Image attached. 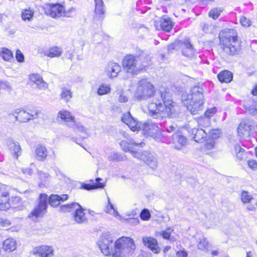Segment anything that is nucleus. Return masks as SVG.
I'll list each match as a JSON object with an SVG mask.
<instances>
[{"mask_svg": "<svg viewBox=\"0 0 257 257\" xmlns=\"http://www.w3.org/2000/svg\"><path fill=\"white\" fill-rule=\"evenodd\" d=\"M156 100L148 105L150 114L155 118L170 117L175 112V103L169 92L161 91L156 95Z\"/></svg>", "mask_w": 257, "mask_h": 257, "instance_id": "1", "label": "nucleus"}, {"mask_svg": "<svg viewBox=\"0 0 257 257\" xmlns=\"http://www.w3.org/2000/svg\"><path fill=\"white\" fill-rule=\"evenodd\" d=\"M204 90L201 85L191 88L189 94H183L181 98L184 105L193 115L199 113L204 108Z\"/></svg>", "mask_w": 257, "mask_h": 257, "instance_id": "2", "label": "nucleus"}, {"mask_svg": "<svg viewBox=\"0 0 257 257\" xmlns=\"http://www.w3.org/2000/svg\"><path fill=\"white\" fill-rule=\"evenodd\" d=\"M237 33L234 29H225L219 34L220 45L224 53L234 55L237 54L240 45L237 41Z\"/></svg>", "mask_w": 257, "mask_h": 257, "instance_id": "3", "label": "nucleus"}, {"mask_svg": "<svg viewBox=\"0 0 257 257\" xmlns=\"http://www.w3.org/2000/svg\"><path fill=\"white\" fill-rule=\"evenodd\" d=\"M136 248L134 240L126 237H121L114 243L113 257H126L132 254Z\"/></svg>", "mask_w": 257, "mask_h": 257, "instance_id": "4", "label": "nucleus"}, {"mask_svg": "<svg viewBox=\"0 0 257 257\" xmlns=\"http://www.w3.org/2000/svg\"><path fill=\"white\" fill-rule=\"evenodd\" d=\"M154 86L146 79H141L138 84L134 97L138 100H147L154 95Z\"/></svg>", "mask_w": 257, "mask_h": 257, "instance_id": "5", "label": "nucleus"}, {"mask_svg": "<svg viewBox=\"0 0 257 257\" xmlns=\"http://www.w3.org/2000/svg\"><path fill=\"white\" fill-rule=\"evenodd\" d=\"M142 58L138 59L137 56L128 54L123 59L122 66L124 70L131 74H137L138 72L142 70V66H140L139 60H141Z\"/></svg>", "mask_w": 257, "mask_h": 257, "instance_id": "6", "label": "nucleus"}, {"mask_svg": "<svg viewBox=\"0 0 257 257\" xmlns=\"http://www.w3.org/2000/svg\"><path fill=\"white\" fill-rule=\"evenodd\" d=\"M65 125L67 126L68 133L75 134L77 131L87 134V128L82 124L78 121L70 112L65 110Z\"/></svg>", "mask_w": 257, "mask_h": 257, "instance_id": "7", "label": "nucleus"}, {"mask_svg": "<svg viewBox=\"0 0 257 257\" xmlns=\"http://www.w3.org/2000/svg\"><path fill=\"white\" fill-rule=\"evenodd\" d=\"M97 245L103 254L113 256L114 243L112 237L107 234L102 235L97 241Z\"/></svg>", "mask_w": 257, "mask_h": 257, "instance_id": "8", "label": "nucleus"}, {"mask_svg": "<svg viewBox=\"0 0 257 257\" xmlns=\"http://www.w3.org/2000/svg\"><path fill=\"white\" fill-rule=\"evenodd\" d=\"M257 130V124L249 120H244L240 122L237 128L238 135L245 139L248 137L252 132Z\"/></svg>", "mask_w": 257, "mask_h": 257, "instance_id": "9", "label": "nucleus"}, {"mask_svg": "<svg viewBox=\"0 0 257 257\" xmlns=\"http://www.w3.org/2000/svg\"><path fill=\"white\" fill-rule=\"evenodd\" d=\"M133 157L143 161L153 170L157 167L158 161L156 158L153 154L148 151L133 152Z\"/></svg>", "mask_w": 257, "mask_h": 257, "instance_id": "10", "label": "nucleus"}, {"mask_svg": "<svg viewBox=\"0 0 257 257\" xmlns=\"http://www.w3.org/2000/svg\"><path fill=\"white\" fill-rule=\"evenodd\" d=\"M133 157L143 161L153 170L157 167L158 161L156 158L153 154L148 151L133 152Z\"/></svg>", "mask_w": 257, "mask_h": 257, "instance_id": "11", "label": "nucleus"}, {"mask_svg": "<svg viewBox=\"0 0 257 257\" xmlns=\"http://www.w3.org/2000/svg\"><path fill=\"white\" fill-rule=\"evenodd\" d=\"M48 196L45 194L40 195L39 205L36 206L31 214V217H40L46 212L47 207Z\"/></svg>", "mask_w": 257, "mask_h": 257, "instance_id": "12", "label": "nucleus"}, {"mask_svg": "<svg viewBox=\"0 0 257 257\" xmlns=\"http://www.w3.org/2000/svg\"><path fill=\"white\" fill-rule=\"evenodd\" d=\"M44 9L45 14L53 18L61 17L63 13V7L58 4H47Z\"/></svg>", "mask_w": 257, "mask_h": 257, "instance_id": "13", "label": "nucleus"}, {"mask_svg": "<svg viewBox=\"0 0 257 257\" xmlns=\"http://www.w3.org/2000/svg\"><path fill=\"white\" fill-rule=\"evenodd\" d=\"M10 208V196L8 187L0 184V210H7Z\"/></svg>", "mask_w": 257, "mask_h": 257, "instance_id": "14", "label": "nucleus"}, {"mask_svg": "<svg viewBox=\"0 0 257 257\" xmlns=\"http://www.w3.org/2000/svg\"><path fill=\"white\" fill-rule=\"evenodd\" d=\"M37 114V111L29 112L23 109H17L14 113L16 120L21 122H27L36 117Z\"/></svg>", "mask_w": 257, "mask_h": 257, "instance_id": "15", "label": "nucleus"}, {"mask_svg": "<svg viewBox=\"0 0 257 257\" xmlns=\"http://www.w3.org/2000/svg\"><path fill=\"white\" fill-rule=\"evenodd\" d=\"M54 249L52 246L45 245L35 247L33 250V254L39 257H52L54 254Z\"/></svg>", "mask_w": 257, "mask_h": 257, "instance_id": "16", "label": "nucleus"}, {"mask_svg": "<svg viewBox=\"0 0 257 257\" xmlns=\"http://www.w3.org/2000/svg\"><path fill=\"white\" fill-rule=\"evenodd\" d=\"M143 131L145 135L155 138L159 133V127L154 123L148 121L143 124Z\"/></svg>", "mask_w": 257, "mask_h": 257, "instance_id": "17", "label": "nucleus"}, {"mask_svg": "<svg viewBox=\"0 0 257 257\" xmlns=\"http://www.w3.org/2000/svg\"><path fill=\"white\" fill-rule=\"evenodd\" d=\"M179 45L181 47L182 53L184 56L190 57L194 55L195 50L189 39H185L184 41H180Z\"/></svg>", "mask_w": 257, "mask_h": 257, "instance_id": "18", "label": "nucleus"}, {"mask_svg": "<svg viewBox=\"0 0 257 257\" xmlns=\"http://www.w3.org/2000/svg\"><path fill=\"white\" fill-rule=\"evenodd\" d=\"M143 242L155 253H159L160 252L161 248L155 238L152 237H144L143 238Z\"/></svg>", "mask_w": 257, "mask_h": 257, "instance_id": "19", "label": "nucleus"}, {"mask_svg": "<svg viewBox=\"0 0 257 257\" xmlns=\"http://www.w3.org/2000/svg\"><path fill=\"white\" fill-rule=\"evenodd\" d=\"M190 136L196 142H202L207 136L206 131L202 128H193L188 130Z\"/></svg>", "mask_w": 257, "mask_h": 257, "instance_id": "20", "label": "nucleus"}, {"mask_svg": "<svg viewBox=\"0 0 257 257\" xmlns=\"http://www.w3.org/2000/svg\"><path fill=\"white\" fill-rule=\"evenodd\" d=\"M121 120L123 122L125 123L130 129L135 132L137 131L139 128L138 122L132 116L130 112L124 113L121 117Z\"/></svg>", "mask_w": 257, "mask_h": 257, "instance_id": "21", "label": "nucleus"}, {"mask_svg": "<svg viewBox=\"0 0 257 257\" xmlns=\"http://www.w3.org/2000/svg\"><path fill=\"white\" fill-rule=\"evenodd\" d=\"M121 71L120 65L115 62H110L105 68V72L109 77L113 78L117 76Z\"/></svg>", "mask_w": 257, "mask_h": 257, "instance_id": "22", "label": "nucleus"}, {"mask_svg": "<svg viewBox=\"0 0 257 257\" xmlns=\"http://www.w3.org/2000/svg\"><path fill=\"white\" fill-rule=\"evenodd\" d=\"M29 79L30 81L36 84L40 89L45 90L48 88V84L44 81L40 74H32L29 75Z\"/></svg>", "mask_w": 257, "mask_h": 257, "instance_id": "23", "label": "nucleus"}, {"mask_svg": "<svg viewBox=\"0 0 257 257\" xmlns=\"http://www.w3.org/2000/svg\"><path fill=\"white\" fill-rule=\"evenodd\" d=\"M173 143L175 148L177 150H180L187 143V139L179 133H175L172 136Z\"/></svg>", "mask_w": 257, "mask_h": 257, "instance_id": "24", "label": "nucleus"}, {"mask_svg": "<svg viewBox=\"0 0 257 257\" xmlns=\"http://www.w3.org/2000/svg\"><path fill=\"white\" fill-rule=\"evenodd\" d=\"M119 145L122 149V150L125 152H130L133 155V152H135L132 150V147H131V145H135L137 147H143L144 145V143H137L133 139H130L128 142L126 141H121L119 143Z\"/></svg>", "mask_w": 257, "mask_h": 257, "instance_id": "25", "label": "nucleus"}, {"mask_svg": "<svg viewBox=\"0 0 257 257\" xmlns=\"http://www.w3.org/2000/svg\"><path fill=\"white\" fill-rule=\"evenodd\" d=\"M62 50L57 47H53L49 49L42 50L41 54L50 58L59 57L62 53Z\"/></svg>", "mask_w": 257, "mask_h": 257, "instance_id": "26", "label": "nucleus"}, {"mask_svg": "<svg viewBox=\"0 0 257 257\" xmlns=\"http://www.w3.org/2000/svg\"><path fill=\"white\" fill-rule=\"evenodd\" d=\"M48 156L46 148L42 146H38L35 151V157L39 161H44Z\"/></svg>", "mask_w": 257, "mask_h": 257, "instance_id": "27", "label": "nucleus"}, {"mask_svg": "<svg viewBox=\"0 0 257 257\" xmlns=\"http://www.w3.org/2000/svg\"><path fill=\"white\" fill-rule=\"evenodd\" d=\"M9 146L11 153L15 159H17L22 154V150L19 144L11 141Z\"/></svg>", "mask_w": 257, "mask_h": 257, "instance_id": "28", "label": "nucleus"}, {"mask_svg": "<svg viewBox=\"0 0 257 257\" xmlns=\"http://www.w3.org/2000/svg\"><path fill=\"white\" fill-rule=\"evenodd\" d=\"M95 3V17L98 19L103 18L104 14L103 2L102 0H94Z\"/></svg>", "mask_w": 257, "mask_h": 257, "instance_id": "29", "label": "nucleus"}, {"mask_svg": "<svg viewBox=\"0 0 257 257\" xmlns=\"http://www.w3.org/2000/svg\"><path fill=\"white\" fill-rule=\"evenodd\" d=\"M0 58L5 61L10 62L13 59V54L9 49L2 47L0 48Z\"/></svg>", "mask_w": 257, "mask_h": 257, "instance_id": "30", "label": "nucleus"}, {"mask_svg": "<svg viewBox=\"0 0 257 257\" xmlns=\"http://www.w3.org/2000/svg\"><path fill=\"white\" fill-rule=\"evenodd\" d=\"M3 248L7 251L11 252L16 249V241L13 238H8L3 243Z\"/></svg>", "mask_w": 257, "mask_h": 257, "instance_id": "31", "label": "nucleus"}, {"mask_svg": "<svg viewBox=\"0 0 257 257\" xmlns=\"http://www.w3.org/2000/svg\"><path fill=\"white\" fill-rule=\"evenodd\" d=\"M160 26L163 30L166 32H170L172 29L173 23L170 18L164 17L160 21Z\"/></svg>", "mask_w": 257, "mask_h": 257, "instance_id": "32", "label": "nucleus"}, {"mask_svg": "<svg viewBox=\"0 0 257 257\" xmlns=\"http://www.w3.org/2000/svg\"><path fill=\"white\" fill-rule=\"evenodd\" d=\"M75 221L78 223H83L87 221L83 209L81 207L74 214Z\"/></svg>", "mask_w": 257, "mask_h": 257, "instance_id": "33", "label": "nucleus"}, {"mask_svg": "<svg viewBox=\"0 0 257 257\" xmlns=\"http://www.w3.org/2000/svg\"><path fill=\"white\" fill-rule=\"evenodd\" d=\"M61 202H63V198L58 195L52 194L49 198V204L54 207L58 206Z\"/></svg>", "mask_w": 257, "mask_h": 257, "instance_id": "34", "label": "nucleus"}, {"mask_svg": "<svg viewBox=\"0 0 257 257\" xmlns=\"http://www.w3.org/2000/svg\"><path fill=\"white\" fill-rule=\"evenodd\" d=\"M218 78L221 82L228 83L232 79V74L229 71H223L218 75Z\"/></svg>", "mask_w": 257, "mask_h": 257, "instance_id": "35", "label": "nucleus"}, {"mask_svg": "<svg viewBox=\"0 0 257 257\" xmlns=\"http://www.w3.org/2000/svg\"><path fill=\"white\" fill-rule=\"evenodd\" d=\"M34 14V11L30 8L23 10L21 14L22 20L25 21H31L33 18Z\"/></svg>", "mask_w": 257, "mask_h": 257, "instance_id": "36", "label": "nucleus"}, {"mask_svg": "<svg viewBox=\"0 0 257 257\" xmlns=\"http://www.w3.org/2000/svg\"><path fill=\"white\" fill-rule=\"evenodd\" d=\"M209 243L205 237H202L199 239L198 243H197V248L198 249L203 251H207L209 249Z\"/></svg>", "mask_w": 257, "mask_h": 257, "instance_id": "37", "label": "nucleus"}, {"mask_svg": "<svg viewBox=\"0 0 257 257\" xmlns=\"http://www.w3.org/2000/svg\"><path fill=\"white\" fill-rule=\"evenodd\" d=\"M81 206L79 203L73 202L71 204L65 205V212H71L74 214L79 209H80Z\"/></svg>", "mask_w": 257, "mask_h": 257, "instance_id": "38", "label": "nucleus"}, {"mask_svg": "<svg viewBox=\"0 0 257 257\" xmlns=\"http://www.w3.org/2000/svg\"><path fill=\"white\" fill-rule=\"evenodd\" d=\"M108 205L105 207L104 211L107 213H109L114 216H118V212L114 208L113 205L111 203L109 198L108 197Z\"/></svg>", "mask_w": 257, "mask_h": 257, "instance_id": "39", "label": "nucleus"}, {"mask_svg": "<svg viewBox=\"0 0 257 257\" xmlns=\"http://www.w3.org/2000/svg\"><path fill=\"white\" fill-rule=\"evenodd\" d=\"M138 59L142 58L141 60H139V64L140 66H142V69L144 67H147L151 65V57L148 56L145 58L143 56H141L140 57L137 56Z\"/></svg>", "mask_w": 257, "mask_h": 257, "instance_id": "40", "label": "nucleus"}, {"mask_svg": "<svg viewBox=\"0 0 257 257\" xmlns=\"http://www.w3.org/2000/svg\"><path fill=\"white\" fill-rule=\"evenodd\" d=\"M241 201L244 203H249L254 201L253 198L250 195L248 192L243 191L241 194Z\"/></svg>", "mask_w": 257, "mask_h": 257, "instance_id": "41", "label": "nucleus"}, {"mask_svg": "<svg viewBox=\"0 0 257 257\" xmlns=\"http://www.w3.org/2000/svg\"><path fill=\"white\" fill-rule=\"evenodd\" d=\"M115 94L117 97V100L119 102L125 103L128 101V97L124 94V92L122 90H116Z\"/></svg>", "mask_w": 257, "mask_h": 257, "instance_id": "42", "label": "nucleus"}, {"mask_svg": "<svg viewBox=\"0 0 257 257\" xmlns=\"http://www.w3.org/2000/svg\"><path fill=\"white\" fill-rule=\"evenodd\" d=\"M222 12L223 10L221 8H214L209 12V16L213 19L216 20Z\"/></svg>", "mask_w": 257, "mask_h": 257, "instance_id": "43", "label": "nucleus"}, {"mask_svg": "<svg viewBox=\"0 0 257 257\" xmlns=\"http://www.w3.org/2000/svg\"><path fill=\"white\" fill-rule=\"evenodd\" d=\"M38 175L39 178L42 180V184L44 185L47 184V182L50 180L51 177L50 175L46 173L43 172L42 171H39Z\"/></svg>", "mask_w": 257, "mask_h": 257, "instance_id": "44", "label": "nucleus"}, {"mask_svg": "<svg viewBox=\"0 0 257 257\" xmlns=\"http://www.w3.org/2000/svg\"><path fill=\"white\" fill-rule=\"evenodd\" d=\"M21 199L19 197H15L10 203V207L17 208L18 210L22 209V206L19 205L21 203Z\"/></svg>", "mask_w": 257, "mask_h": 257, "instance_id": "45", "label": "nucleus"}, {"mask_svg": "<svg viewBox=\"0 0 257 257\" xmlns=\"http://www.w3.org/2000/svg\"><path fill=\"white\" fill-rule=\"evenodd\" d=\"M110 91V87L109 85H101L98 89L97 93L100 95L106 94Z\"/></svg>", "mask_w": 257, "mask_h": 257, "instance_id": "46", "label": "nucleus"}, {"mask_svg": "<svg viewBox=\"0 0 257 257\" xmlns=\"http://www.w3.org/2000/svg\"><path fill=\"white\" fill-rule=\"evenodd\" d=\"M140 217L143 220H148L151 217V214L149 210L144 209L140 214Z\"/></svg>", "mask_w": 257, "mask_h": 257, "instance_id": "47", "label": "nucleus"}, {"mask_svg": "<svg viewBox=\"0 0 257 257\" xmlns=\"http://www.w3.org/2000/svg\"><path fill=\"white\" fill-rule=\"evenodd\" d=\"M198 123L200 126L206 127L209 125L210 119L209 118L205 117L200 119Z\"/></svg>", "mask_w": 257, "mask_h": 257, "instance_id": "48", "label": "nucleus"}, {"mask_svg": "<svg viewBox=\"0 0 257 257\" xmlns=\"http://www.w3.org/2000/svg\"><path fill=\"white\" fill-rule=\"evenodd\" d=\"M18 171L19 172L20 174H23L26 176H31L32 174V171L30 168H22L19 169Z\"/></svg>", "mask_w": 257, "mask_h": 257, "instance_id": "49", "label": "nucleus"}, {"mask_svg": "<svg viewBox=\"0 0 257 257\" xmlns=\"http://www.w3.org/2000/svg\"><path fill=\"white\" fill-rule=\"evenodd\" d=\"M220 134V131L218 129H212L209 131V135L213 140L218 138Z\"/></svg>", "mask_w": 257, "mask_h": 257, "instance_id": "50", "label": "nucleus"}, {"mask_svg": "<svg viewBox=\"0 0 257 257\" xmlns=\"http://www.w3.org/2000/svg\"><path fill=\"white\" fill-rule=\"evenodd\" d=\"M16 58L18 62H24V56L20 50H17L16 53Z\"/></svg>", "mask_w": 257, "mask_h": 257, "instance_id": "51", "label": "nucleus"}, {"mask_svg": "<svg viewBox=\"0 0 257 257\" xmlns=\"http://www.w3.org/2000/svg\"><path fill=\"white\" fill-rule=\"evenodd\" d=\"M215 141L213 139H208L205 143V146L208 150H211L214 147Z\"/></svg>", "mask_w": 257, "mask_h": 257, "instance_id": "52", "label": "nucleus"}, {"mask_svg": "<svg viewBox=\"0 0 257 257\" xmlns=\"http://www.w3.org/2000/svg\"><path fill=\"white\" fill-rule=\"evenodd\" d=\"M240 23L244 27H249L250 25V21L244 16H241L240 18Z\"/></svg>", "mask_w": 257, "mask_h": 257, "instance_id": "53", "label": "nucleus"}, {"mask_svg": "<svg viewBox=\"0 0 257 257\" xmlns=\"http://www.w3.org/2000/svg\"><path fill=\"white\" fill-rule=\"evenodd\" d=\"M216 111V107H212L207 110L205 112L206 117L210 118Z\"/></svg>", "mask_w": 257, "mask_h": 257, "instance_id": "54", "label": "nucleus"}, {"mask_svg": "<svg viewBox=\"0 0 257 257\" xmlns=\"http://www.w3.org/2000/svg\"><path fill=\"white\" fill-rule=\"evenodd\" d=\"M256 206H257V202L254 200L252 202L249 203L246 208L249 211H255Z\"/></svg>", "mask_w": 257, "mask_h": 257, "instance_id": "55", "label": "nucleus"}, {"mask_svg": "<svg viewBox=\"0 0 257 257\" xmlns=\"http://www.w3.org/2000/svg\"><path fill=\"white\" fill-rule=\"evenodd\" d=\"M75 15V10L74 8H72L69 9L67 11H65V17L72 18Z\"/></svg>", "mask_w": 257, "mask_h": 257, "instance_id": "56", "label": "nucleus"}, {"mask_svg": "<svg viewBox=\"0 0 257 257\" xmlns=\"http://www.w3.org/2000/svg\"><path fill=\"white\" fill-rule=\"evenodd\" d=\"M57 121L60 123H63L64 121V111L61 110L58 113Z\"/></svg>", "mask_w": 257, "mask_h": 257, "instance_id": "57", "label": "nucleus"}, {"mask_svg": "<svg viewBox=\"0 0 257 257\" xmlns=\"http://www.w3.org/2000/svg\"><path fill=\"white\" fill-rule=\"evenodd\" d=\"M249 167L253 170L257 169V162L254 160H249L247 162Z\"/></svg>", "mask_w": 257, "mask_h": 257, "instance_id": "58", "label": "nucleus"}, {"mask_svg": "<svg viewBox=\"0 0 257 257\" xmlns=\"http://www.w3.org/2000/svg\"><path fill=\"white\" fill-rule=\"evenodd\" d=\"M236 156L239 160L244 159L246 157V153L245 150L244 149L243 150H242V151L240 152L239 153H237Z\"/></svg>", "mask_w": 257, "mask_h": 257, "instance_id": "59", "label": "nucleus"}, {"mask_svg": "<svg viewBox=\"0 0 257 257\" xmlns=\"http://www.w3.org/2000/svg\"><path fill=\"white\" fill-rule=\"evenodd\" d=\"M0 224L2 226L7 227L11 225V222L8 220L1 219L0 220Z\"/></svg>", "mask_w": 257, "mask_h": 257, "instance_id": "60", "label": "nucleus"}, {"mask_svg": "<svg viewBox=\"0 0 257 257\" xmlns=\"http://www.w3.org/2000/svg\"><path fill=\"white\" fill-rule=\"evenodd\" d=\"M95 188V187H94V185H92L89 184H83L81 186V188L87 190H90L91 189H94Z\"/></svg>", "mask_w": 257, "mask_h": 257, "instance_id": "61", "label": "nucleus"}, {"mask_svg": "<svg viewBox=\"0 0 257 257\" xmlns=\"http://www.w3.org/2000/svg\"><path fill=\"white\" fill-rule=\"evenodd\" d=\"M177 130L176 125L171 124L167 126L166 127V131L169 133H172L175 132Z\"/></svg>", "mask_w": 257, "mask_h": 257, "instance_id": "62", "label": "nucleus"}, {"mask_svg": "<svg viewBox=\"0 0 257 257\" xmlns=\"http://www.w3.org/2000/svg\"><path fill=\"white\" fill-rule=\"evenodd\" d=\"M249 113L252 115H257V106L254 107H249L248 109Z\"/></svg>", "mask_w": 257, "mask_h": 257, "instance_id": "63", "label": "nucleus"}, {"mask_svg": "<svg viewBox=\"0 0 257 257\" xmlns=\"http://www.w3.org/2000/svg\"><path fill=\"white\" fill-rule=\"evenodd\" d=\"M178 257H187V252L185 250H179L177 252Z\"/></svg>", "mask_w": 257, "mask_h": 257, "instance_id": "64", "label": "nucleus"}]
</instances>
